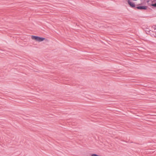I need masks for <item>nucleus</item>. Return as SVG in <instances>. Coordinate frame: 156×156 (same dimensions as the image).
Segmentation results:
<instances>
[{"label":"nucleus","instance_id":"f257e3e1","mask_svg":"<svg viewBox=\"0 0 156 156\" xmlns=\"http://www.w3.org/2000/svg\"><path fill=\"white\" fill-rule=\"evenodd\" d=\"M143 4V3H141L135 5V7H132V8L135 9H137L141 10L147 9L148 7L147 6H143L142 5Z\"/></svg>","mask_w":156,"mask_h":156},{"label":"nucleus","instance_id":"f03ea898","mask_svg":"<svg viewBox=\"0 0 156 156\" xmlns=\"http://www.w3.org/2000/svg\"><path fill=\"white\" fill-rule=\"evenodd\" d=\"M31 38L34 40H35L36 41L41 42L43 41L45 39L44 38L42 37H40L34 35H32L31 36Z\"/></svg>","mask_w":156,"mask_h":156},{"label":"nucleus","instance_id":"7ed1b4c3","mask_svg":"<svg viewBox=\"0 0 156 156\" xmlns=\"http://www.w3.org/2000/svg\"><path fill=\"white\" fill-rule=\"evenodd\" d=\"M151 30H150V31H152L153 33H155V32H156V26L154 25L152 26Z\"/></svg>","mask_w":156,"mask_h":156},{"label":"nucleus","instance_id":"20e7f679","mask_svg":"<svg viewBox=\"0 0 156 156\" xmlns=\"http://www.w3.org/2000/svg\"><path fill=\"white\" fill-rule=\"evenodd\" d=\"M151 2L150 0H148L147 1V3L148 5L151 6V5L152 3H149V2Z\"/></svg>","mask_w":156,"mask_h":156},{"label":"nucleus","instance_id":"39448f33","mask_svg":"<svg viewBox=\"0 0 156 156\" xmlns=\"http://www.w3.org/2000/svg\"><path fill=\"white\" fill-rule=\"evenodd\" d=\"M151 6L155 7H156V3H152V4L151 5Z\"/></svg>","mask_w":156,"mask_h":156},{"label":"nucleus","instance_id":"423d86ee","mask_svg":"<svg viewBox=\"0 0 156 156\" xmlns=\"http://www.w3.org/2000/svg\"><path fill=\"white\" fill-rule=\"evenodd\" d=\"M152 35L154 37H156V31L155 32V33H153L152 34Z\"/></svg>","mask_w":156,"mask_h":156},{"label":"nucleus","instance_id":"0eeeda50","mask_svg":"<svg viewBox=\"0 0 156 156\" xmlns=\"http://www.w3.org/2000/svg\"><path fill=\"white\" fill-rule=\"evenodd\" d=\"M156 1V0H154L153 1H151L152 3H154L155 2V1Z\"/></svg>","mask_w":156,"mask_h":156},{"label":"nucleus","instance_id":"6e6552de","mask_svg":"<svg viewBox=\"0 0 156 156\" xmlns=\"http://www.w3.org/2000/svg\"><path fill=\"white\" fill-rule=\"evenodd\" d=\"M149 3H152V2H151V3H150L149 2Z\"/></svg>","mask_w":156,"mask_h":156},{"label":"nucleus","instance_id":"1a4fd4ad","mask_svg":"<svg viewBox=\"0 0 156 156\" xmlns=\"http://www.w3.org/2000/svg\"><path fill=\"white\" fill-rule=\"evenodd\" d=\"M151 1V2L152 1V0H150Z\"/></svg>","mask_w":156,"mask_h":156}]
</instances>
